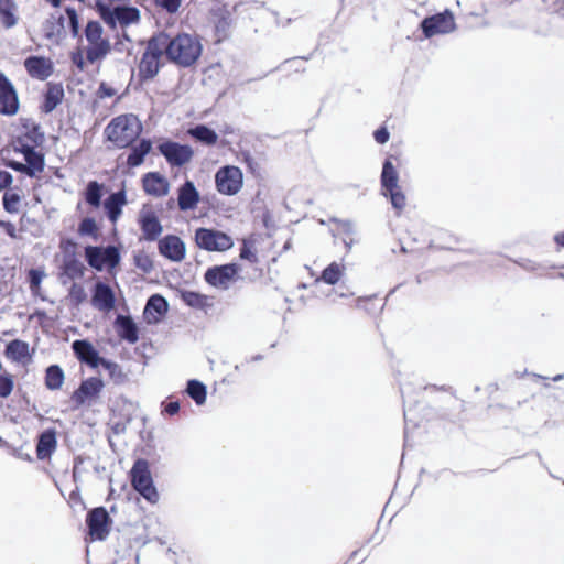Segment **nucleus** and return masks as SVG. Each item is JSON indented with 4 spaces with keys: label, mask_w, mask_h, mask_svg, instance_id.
I'll use <instances>...</instances> for the list:
<instances>
[{
    "label": "nucleus",
    "mask_w": 564,
    "mask_h": 564,
    "mask_svg": "<svg viewBox=\"0 0 564 564\" xmlns=\"http://www.w3.org/2000/svg\"><path fill=\"white\" fill-rule=\"evenodd\" d=\"M200 54L202 44L196 37L186 33L170 37L169 34L159 32L148 41L143 52V79L158 74L164 65V56L181 67H189L196 63Z\"/></svg>",
    "instance_id": "1"
},
{
    "label": "nucleus",
    "mask_w": 564,
    "mask_h": 564,
    "mask_svg": "<svg viewBox=\"0 0 564 564\" xmlns=\"http://www.w3.org/2000/svg\"><path fill=\"white\" fill-rule=\"evenodd\" d=\"M107 139L118 148L131 145L141 133V122L135 116H120L106 127Z\"/></svg>",
    "instance_id": "2"
},
{
    "label": "nucleus",
    "mask_w": 564,
    "mask_h": 564,
    "mask_svg": "<svg viewBox=\"0 0 564 564\" xmlns=\"http://www.w3.org/2000/svg\"><path fill=\"white\" fill-rule=\"evenodd\" d=\"M393 162L400 163L399 154H390L384 161L381 173V186L383 195L390 198L393 208L400 214L406 205V197L398 184L399 176Z\"/></svg>",
    "instance_id": "3"
},
{
    "label": "nucleus",
    "mask_w": 564,
    "mask_h": 564,
    "mask_svg": "<svg viewBox=\"0 0 564 564\" xmlns=\"http://www.w3.org/2000/svg\"><path fill=\"white\" fill-rule=\"evenodd\" d=\"M102 33V26L97 21H89L85 28V37L88 42L85 53L90 64L102 61L111 50L109 40L104 37Z\"/></svg>",
    "instance_id": "4"
},
{
    "label": "nucleus",
    "mask_w": 564,
    "mask_h": 564,
    "mask_svg": "<svg viewBox=\"0 0 564 564\" xmlns=\"http://www.w3.org/2000/svg\"><path fill=\"white\" fill-rule=\"evenodd\" d=\"M215 185L217 192L221 195H237L243 186L242 171L236 165L219 167L215 174Z\"/></svg>",
    "instance_id": "5"
},
{
    "label": "nucleus",
    "mask_w": 564,
    "mask_h": 564,
    "mask_svg": "<svg viewBox=\"0 0 564 564\" xmlns=\"http://www.w3.org/2000/svg\"><path fill=\"white\" fill-rule=\"evenodd\" d=\"M196 245L207 251H226L230 249L234 241L227 234L208 228H197L195 231Z\"/></svg>",
    "instance_id": "6"
},
{
    "label": "nucleus",
    "mask_w": 564,
    "mask_h": 564,
    "mask_svg": "<svg viewBox=\"0 0 564 564\" xmlns=\"http://www.w3.org/2000/svg\"><path fill=\"white\" fill-rule=\"evenodd\" d=\"M85 257L88 264L98 271L105 268L112 269L120 260L118 249L112 246L106 248L88 246L85 248Z\"/></svg>",
    "instance_id": "7"
},
{
    "label": "nucleus",
    "mask_w": 564,
    "mask_h": 564,
    "mask_svg": "<svg viewBox=\"0 0 564 564\" xmlns=\"http://www.w3.org/2000/svg\"><path fill=\"white\" fill-rule=\"evenodd\" d=\"M96 6L101 19L111 28H115L117 22L121 25H128L139 20L140 12L137 8L116 7L112 10L99 0L96 2Z\"/></svg>",
    "instance_id": "8"
},
{
    "label": "nucleus",
    "mask_w": 564,
    "mask_h": 564,
    "mask_svg": "<svg viewBox=\"0 0 564 564\" xmlns=\"http://www.w3.org/2000/svg\"><path fill=\"white\" fill-rule=\"evenodd\" d=\"M423 34L430 39L436 34H446L455 30L456 23L453 13L449 10L426 17L421 22Z\"/></svg>",
    "instance_id": "9"
},
{
    "label": "nucleus",
    "mask_w": 564,
    "mask_h": 564,
    "mask_svg": "<svg viewBox=\"0 0 564 564\" xmlns=\"http://www.w3.org/2000/svg\"><path fill=\"white\" fill-rule=\"evenodd\" d=\"M158 149L171 166H183L194 156V151L189 145L175 141L162 142Z\"/></svg>",
    "instance_id": "10"
},
{
    "label": "nucleus",
    "mask_w": 564,
    "mask_h": 564,
    "mask_svg": "<svg viewBox=\"0 0 564 564\" xmlns=\"http://www.w3.org/2000/svg\"><path fill=\"white\" fill-rule=\"evenodd\" d=\"M238 272L239 268L235 263L215 265L207 269L204 279L214 288L228 289L236 281Z\"/></svg>",
    "instance_id": "11"
},
{
    "label": "nucleus",
    "mask_w": 564,
    "mask_h": 564,
    "mask_svg": "<svg viewBox=\"0 0 564 564\" xmlns=\"http://www.w3.org/2000/svg\"><path fill=\"white\" fill-rule=\"evenodd\" d=\"M91 540L104 541L109 534L110 517L102 507L90 510L86 519Z\"/></svg>",
    "instance_id": "12"
},
{
    "label": "nucleus",
    "mask_w": 564,
    "mask_h": 564,
    "mask_svg": "<svg viewBox=\"0 0 564 564\" xmlns=\"http://www.w3.org/2000/svg\"><path fill=\"white\" fill-rule=\"evenodd\" d=\"M158 249L161 256L173 261L181 262L185 259L186 247L184 241L176 235H166L158 240Z\"/></svg>",
    "instance_id": "13"
},
{
    "label": "nucleus",
    "mask_w": 564,
    "mask_h": 564,
    "mask_svg": "<svg viewBox=\"0 0 564 564\" xmlns=\"http://www.w3.org/2000/svg\"><path fill=\"white\" fill-rule=\"evenodd\" d=\"M19 99L13 85L0 72V113L12 116L18 112Z\"/></svg>",
    "instance_id": "14"
},
{
    "label": "nucleus",
    "mask_w": 564,
    "mask_h": 564,
    "mask_svg": "<svg viewBox=\"0 0 564 564\" xmlns=\"http://www.w3.org/2000/svg\"><path fill=\"white\" fill-rule=\"evenodd\" d=\"M67 17L65 18L62 14L55 15L52 14L51 18L46 21L45 30L47 32V35L51 36L54 33H59L62 29L65 28V21L67 20L68 28L70 29V32L73 36L78 35L79 31V22H78V15L75 9L67 8L66 9Z\"/></svg>",
    "instance_id": "15"
},
{
    "label": "nucleus",
    "mask_w": 564,
    "mask_h": 564,
    "mask_svg": "<svg viewBox=\"0 0 564 564\" xmlns=\"http://www.w3.org/2000/svg\"><path fill=\"white\" fill-rule=\"evenodd\" d=\"M115 303L116 297L112 289L104 282H97L91 296V305L100 312L109 313L113 310Z\"/></svg>",
    "instance_id": "16"
},
{
    "label": "nucleus",
    "mask_w": 564,
    "mask_h": 564,
    "mask_svg": "<svg viewBox=\"0 0 564 564\" xmlns=\"http://www.w3.org/2000/svg\"><path fill=\"white\" fill-rule=\"evenodd\" d=\"M169 304L166 300L159 294L150 296L145 306L143 307V319L147 323L155 324L164 318L167 313Z\"/></svg>",
    "instance_id": "17"
},
{
    "label": "nucleus",
    "mask_w": 564,
    "mask_h": 564,
    "mask_svg": "<svg viewBox=\"0 0 564 564\" xmlns=\"http://www.w3.org/2000/svg\"><path fill=\"white\" fill-rule=\"evenodd\" d=\"M143 189L155 197H163L170 191V183L158 172L148 173L143 176Z\"/></svg>",
    "instance_id": "18"
},
{
    "label": "nucleus",
    "mask_w": 564,
    "mask_h": 564,
    "mask_svg": "<svg viewBox=\"0 0 564 564\" xmlns=\"http://www.w3.org/2000/svg\"><path fill=\"white\" fill-rule=\"evenodd\" d=\"M28 73L37 79H46L53 73V63L45 57L31 56L24 61Z\"/></svg>",
    "instance_id": "19"
},
{
    "label": "nucleus",
    "mask_w": 564,
    "mask_h": 564,
    "mask_svg": "<svg viewBox=\"0 0 564 564\" xmlns=\"http://www.w3.org/2000/svg\"><path fill=\"white\" fill-rule=\"evenodd\" d=\"M182 301L189 307L194 310H199L207 313L210 308L214 307L215 297L212 295H206L195 291H184L181 294Z\"/></svg>",
    "instance_id": "20"
},
{
    "label": "nucleus",
    "mask_w": 564,
    "mask_h": 564,
    "mask_svg": "<svg viewBox=\"0 0 564 564\" xmlns=\"http://www.w3.org/2000/svg\"><path fill=\"white\" fill-rule=\"evenodd\" d=\"M199 193L192 181H186L180 188L177 204L181 210H189L197 206Z\"/></svg>",
    "instance_id": "21"
},
{
    "label": "nucleus",
    "mask_w": 564,
    "mask_h": 564,
    "mask_svg": "<svg viewBox=\"0 0 564 564\" xmlns=\"http://www.w3.org/2000/svg\"><path fill=\"white\" fill-rule=\"evenodd\" d=\"M6 356L12 361L25 365L31 359L29 344L20 339L10 341L6 347Z\"/></svg>",
    "instance_id": "22"
},
{
    "label": "nucleus",
    "mask_w": 564,
    "mask_h": 564,
    "mask_svg": "<svg viewBox=\"0 0 564 564\" xmlns=\"http://www.w3.org/2000/svg\"><path fill=\"white\" fill-rule=\"evenodd\" d=\"M72 348L79 360L91 366L98 365V352L89 341L75 340L72 344Z\"/></svg>",
    "instance_id": "23"
},
{
    "label": "nucleus",
    "mask_w": 564,
    "mask_h": 564,
    "mask_svg": "<svg viewBox=\"0 0 564 564\" xmlns=\"http://www.w3.org/2000/svg\"><path fill=\"white\" fill-rule=\"evenodd\" d=\"M118 335L129 341L135 343L138 340V330L135 323L129 316L118 315L115 322Z\"/></svg>",
    "instance_id": "24"
},
{
    "label": "nucleus",
    "mask_w": 564,
    "mask_h": 564,
    "mask_svg": "<svg viewBox=\"0 0 564 564\" xmlns=\"http://www.w3.org/2000/svg\"><path fill=\"white\" fill-rule=\"evenodd\" d=\"M0 22L6 29L14 28L19 22L15 0H0Z\"/></svg>",
    "instance_id": "25"
},
{
    "label": "nucleus",
    "mask_w": 564,
    "mask_h": 564,
    "mask_svg": "<svg viewBox=\"0 0 564 564\" xmlns=\"http://www.w3.org/2000/svg\"><path fill=\"white\" fill-rule=\"evenodd\" d=\"M56 434L53 430H46L44 431L37 442L36 446V455L39 459H46L51 457L53 452L56 448Z\"/></svg>",
    "instance_id": "26"
},
{
    "label": "nucleus",
    "mask_w": 564,
    "mask_h": 564,
    "mask_svg": "<svg viewBox=\"0 0 564 564\" xmlns=\"http://www.w3.org/2000/svg\"><path fill=\"white\" fill-rule=\"evenodd\" d=\"M124 193L123 192H117L115 194H111L104 203V207L106 209V213L109 217V219L115 223L120 214L121 208L124 205Z\"/></svg>",
    "instance_id": "27"
},
{
    "label": "nucleus",
    "mask_w": 564,
    "mask_h": 564,
    "mask_svg": "<svg viewBox=\"0 0 564 564\" xmlns=\"http://www.w3.org/2000/svg\"><path fill=\"white\" fill-rule=\"evenodd\" d=\"M163 231L160 220L153 215L143 216V239L158 240Z\"/></svg>",
    "instance_id": "28"
},
{
    "label": "nucleus",
    "mask_w": 564,
    "mask_h": 564,
    "mask_svg": "<svg viewBox=\"0 0 564 564\" xmlns=\"http://www.w3.org/2000/svg\"><path fill=\"white\" fill-rule=\"evenodd\" d=\"M64 90L59 85H50L43 105L46 113L52 112L63 100Z\"/></svg>",
    "instance_id": "29"
},
{
    "label": "nucleus",
    "mask_w": 564,
    "mask_h": 564,
    "mask_svg": "<svg viewBox=\"0 0 564 564\" xmlns=\"http://www.w3.org/2000/svg\"><path fill=\"white\" fill-rule=\"evenodd\" d=\"M160 495L156 488L153 486L151 471L148 463L143 460V499H147L151 503L159 501Z\"/></svg>",
    "instance_id": "30"
},
{
    "label": "nucleus",
    "mask_w": 564,
    "mask_h": 564,
    "mask_svg": "<svg viewBox=\"0 0 564 564\" xmlns=\"http://www.w3.org/2000/svg\"><path fill=\"white\" fill-rule=\"evenodd\" d=\"M188 133L206 145H215L218 141L217 133L204 124H198L195 128L189 129Z\"/></svg>",
    "instance_id": "31"
},
{
    "label": "nucleus",
    "mask_w": 564,
    "mask_h": 564,
    "mask_svg": "<svg viewBox=\"0 0 564 564\" xmlns=\"http://www.w3.org/2000/svg\"><path fill=\"white\" fill-rule=\"evenodd\" d=\"M344 270L345 267L343 264L332 262L323 270L321 279L327 284L334 285L340 280Z\"/></svg>",
    "instance_id": "32"
},
{
    "label": "nucleus",
    "mask_w": 564,
    "mask_h": 564,
    "mask_svg": "<svg viewBox=\"0 0 564 564\" xmlns=\"http://www.w3.org/2000/svg\"><path fill=\"white\" fill-rule=\"evenodd\" d=\"M26 166H29L30 177H34L44 171L45 160L44 155L40 152H31L26 159Z\"/></svg>",
    "instance_id": "33"
},
{
    "label": "nucleus",
    "mask_w": 564,
    "mask_h": 564,
    "mask_svg": "<svg viewBox=\"0 0 564 564\" xmlns=\"http://www.w3.org/2000/svg\"><path fill=\"white\" fill-rule=\"evenodd\" d=\"M63 381V370L56 365L50 366L46 370V388H61Z\"/></svg>",
    "instance_id": "34"
},
{
    "label": "nucleus",
    "mask_w": 564,
    "mask_h": 564,
    "mask_svg": "<svg viewBox=\"0 0 564 564\" xmlns=\"http://www.w3.org/2000/svg\"><path fill=\"white\" fill-rule=\"evenodd\" d=\"M63 271L70 279L80 278L83 275L84 265L80 261L72 257L64 260Z\"/></svg>",
    "instance_id": "35"
},
{
    "label": "nucleus",
    "mask_w": 564,
    "mask_h": 564,
    "mask_svg": "<svg viewBox=\"0 0 564 564\" xmlns=\"http://www.w3.org/2000/svg\"><path fill=\"white\" fill-rule=\"evenodd\" d=\"M86 202L94 206L98 207L101 200V186L96 181H91L88 183L85 195Z\"/></svg>",
    "instance_id": "36"
},
{
    "label": "nucleus",
    "mask_w": 564,
    "mask_h": 564,
    "mask_svg": "<svg viewBox=\"0 0 564 564\" xmlns=\"http://www.w3.org/2000/svg\"><path fill=\"white\" fill-rule=\"evenodd\" d=\"M78 234L80 236L91 237L95 241L98 240V227L94 218H84L78 226Z\"/></svg>",
    "instance_id": "37"
},
{
    "label": "nucleus",
    "mask_w": 564,
    "mask_h": 564,
    "mask_svg": "<svg viewBox=\"0 0 564 564\" xmlns=\"http://www.w3.org/2000/svg\"><path fill=\"white\" fill-rule=\"evenodd\" d=\"M45 276L44 271L39 269H31L29 271L30 290L33 294H37L43 278Z\"/></svg>",
    "instance_id": "38"
},
{
    "label": "nucleus",
    "mask_w": 564,
    "mask_h": 564,
    "mask_svg": "<svg viewBox=\"0 0 564 564\" xmlns=\"http://www.w3.org/2000/svg\"><path fill=\"white\" fill-rule=\"evenodd\" d=\"M240 258L249 261L250 263H258L257 252L253 248V243L248 240H243L242 247L240 248Z\"/></svg>",
    "instance_id": "39"
},
{
    "label": "nucleus",
    "mask_w": 564,
    "mask_h": 564,
    "mask_svg": "<svg viewBox=\"0 0 564 564\" xmlns=\"http://www.w3.org/2000/svg\"><path fill=\"white\" fill-rule=\"evenodd\" d=\"M20 196L15 193H6L3 195V208L8 213H17L19 210Z\"/></svg>",
    "instance_id": "40"
},
{
    "label": "nucleus",
    "mask_w": 564,
    "mask_h": 564,
    "mask_svg": "<svg viewBox=\"0 0 564 564\" xmlns=\"http://www.w3.org/2000/svg\"><path fill=\"white\" fill-rule=\"evenodd\" d=\"M242 162L246 164L248 171L251 174L257 176L261 174V166L259 162H257V160L249 152L242 153Z\"/></svg>",
    "instance_id": "41"
},
{
    "label": "nucleus",
    "mask_w": 564,
    "mask_h": 564,
    "mask_svg": "<svg viewBox=\"0 0 564 564\" xmlns=\"http://www.w3.org/2000/svg\"><path fill=\"white\" fill-rule=\"evenodd\" d=\"M132 486L137 492L141 494V458L135 459L131 470Z\"/></svg>",
    "instance_id": "42"
},
{
    "label": "nucleus",
    "mask_w": 564,
    "mask_h": 564,
    "mask_svg": "<svg viewBox=\"0 0 564 564\" xmlns=\"http://www.w3.org/2000/svg\"><path fill=\"white\" fill-rule=\"evenodd\" d=\"M180 410V403L172 397L162 402V413L169 416L175 415Z\"/></svg>",
    "instance_id": "43"
},
{
    "label": "nucleus",
    "mask_w": 564,
    "mask_h": 564,
    "mask_svg": "<svg viewBox=\"0 0 564 564\" xmlns=\"http://www.w3.org/2000/svg\"><path fill=\"white\" fill-rule=\"evenodd\" d=\"M69 297L76 304L82 303L86 299L84 288L79 284L74 283L69 290Z\"/></svg>",
    "instance_id": "44"
},
{
    "label": "nucleus",
    "mask_w": 564,
    "mask_h": 564,
    "mask_svg": "<svg viewBox=\"0 0 564 564\" xmlns=\"http://www.w3.org/2000/svg\"><path fill=\"white\" fill-rule=\"evenodd\" d=\"M127 163L130 167H137L141 164V144L133 147L128 155Z\"/></svg>",
    "instance_id": "45"
},
{
    "label": "nucleus",
    "mask_w": 564,
    "mask_h": 564,
    "mask_svg": "<svg viewBox=\"0 0 564 564\" xmlns=\"http://www.w3.org/2000/svg\"><path fill=\"white\" fill-rule=\"evenodd\" d=\"M72 62L77 67L78 70L83 72L88 63L87 58H84V51L77 50L72 53Z\"/></svg>",
    "instance_id": "46"
},
{
    "label": "nucleus",
    "mask_w": 564,
    "mask_h": 564,
    "mask_svg": "<svg viewBox=\"0 0 564 564\" xmlns=\"http://www.w3.org/2000/svg\"><path fill=\"white\" fill-rule=\"evenodd\" d=\"M155 3L170 13H174L181 6V0H155Z\"/></svg>",
    "instance_id": "47"
},
{
    "label": "nucleus",
    "mask_w": 564,
    "mask_h": 564,
    "mask_svg": "<svg viewBox=\"0 0 564 564\" xmlns=\"http://www.w3.org/2000/svg\"><path fill=\"white\" fill-rule=\"evenodd\" d=\"M99 390H75L72 395V399L77 404L84 403L85 399L89 395L96 394Z\"/></svg>",
    "instance_id": "48"
},
{
    "label": "nucleus",
    "mask_w": 564,
    "mask_h": 564,
    "mask_svg": "<svg viewBox=\"0 0 564 564\" xmlns=\"http://www.w3.org/2000/svg\"><path fill=\"white\" fill-rule=\"evenodd\" d=\"M373 138L379 144H384L390 138L387 127H380L373 132Z\"/></svg>",
    "instance_id": "49"
},
{
    "label": "nucleus",
    "mask_w": 564,
    "mask_h": 564,
    "mask_svg": "<svg viewBox=\"0 0 564 564\" xmlns=\"http://www.w3.org/2000/svg\"><path fill=\"white\" fill-rule=\"evenodd\" d=\"M189 397L198 404H203L206 400L207 390H186Z\"/></svg>",
    "instance_id": "50"
},
{
    "label": "nucleus",
    "mask_w": 564,
    "mask_h": 564,
    "mask_svg": "<svg viewBox=\"0 0 564 564\" xmlns=\"http://www.w3.org/2000/svg\"><path fill=\"white\" fill-rule=\"evenodd\" d=\"M116 89L107 85L106 83H101L98 89V96L100 98H110L116 95Z\"/></svg>",
    "instance_id": "51"
},
{
    "label": "nucleus",
    "mask_w": 564,
    "mask_h": 564,
    "mask_svg": "<svg viewBox=\"0 0 564 564\" xmlns=\"http://www.w3.org/2000/svg\"><path fill=\"white\" fill-rule=\"evenodd\" d=\"M13 182L12 175L7 171H0V192L9 187Z\"/></svg>",
    "instance_id": "52"
},
{
    "label": "nucleus",
    "mask_w": 564,
    "mask_h": 564,
    "mask_svg": "<svg viewBox=\"0 0 564 564\" xmlns=\"http://www.w3.org/2000/svg\"><path fill=\"white\" fill-rule=\"evenodd\" d=\"M6 165L14 171L24 173L30 176L29 166H26V164L17 161H9Z\"/></svg>",
    "instance_id": "53"
},
{
    "label": "nucleus",
    "mask_w": 564,
    "mask_h": 564,
    "mask_svg": "<svg viewBox=\"0 0 564 564\" xmlns=\"http://www.w3.org/2000/svg\"><path fill=\"white\" fill-rule=\"evenodd\" d=\"M0 388H13V379L11 376H0Z\"/></svg>",
    "instance_id": "54"
},
{
    "label": "nucleus",
    "mask_w": 564,
    "mask_h": 564,
    "mask_svg": "<svg viewBox=\"0 0 564 564\" xmlns=\"http://www.w3.org/2000/svg\"><path fill=\"white\" fill-rule=\"evenodd\" d=\"M554 241H555V243H556L558 247L564 248V231H562V232H557V234L554 236Z\"/></svg>",
    "instance_id": "55"
},
{
    "label": "nucleus",
    "mask_w": 564,
    "mask_h": 564,
    "mask_svg": "<svg viewBox=\"0 0 564 564\" xmlns=\"http://www.w3.org/2000/svg\"><path fill=\"white\" fill-rule=\"evenodd\" d=\"M186 388H206V387L198 380L192 379V380L187 381Z\"/></svg>",
    "instance_id": "56"
},
{
    "label": "nucleus",
    "mask_w": 564,
    "mask_h": 564,
    "mask_svg": "<svg viewBox=\"0 0 564 564\" xmlns=\"http://www.w3.org/2000/svg\"><path fill=\"white\" fill-rule=\"evenodd\" d=\"M31 152H36L33 147L22 145L21 153L24 155V159H26Z\"/></svg>",
    "instance_id": "57"
},
{
    "label": "nucleus",
    "mask_w": 564,
    "mask_h": 564,
    "mask_svg": "<svg viewBox=\"0 0 564 564\" xmlns=\"http://www.w3.org/2000/svg\"><path fill=\"white\" fill-rule=\"evenodd\" d=\"M12 390H0V409L3 405V401L9 397Z\"/></svg>",
    "instance_id": "58"
},
{
    "label": "nucleus",
    "mask_w": 564,
    "mask_h": 564,
    "mask_svg": "<svg viewBox=\"0 0 564 564\" xmlns=\"http://www.w3.org/2000/svg\"><path fill=\"white\" fill-rule=\"evenodd\" d=\"M151 150V142L143 139V156Z\"/></svg>",
    "instance_id": "59"
},
{
    "label": "nucleus",
    "mask_w": 564,
    "mask_h": 564,
    "mask_svg": "<svg viewBox=\"0 0 564 564\" xmlns=\"http://www.w3.org/2000/svg\"><path fill=\"white\" fill-rule=\"evenodd\" d=\"M557 276L564 280V264L560 267V271L557 273Z\"/></svg>",
    "instance_id": "60"
},
{
    "label": "nucleus",
    "mask_w": 564,
    "mask_h": 564,
    "mask_svg": "<svg viewBox=\"0 0 564 564\" xmlns=\"http://www.w3.org/2000/svg\"><path fill=\"white\" fill-rule=\"evenodd\" d=\"M134 260H135V264H137V267H140V265H141V257L135 256V257H134Z\"/></svg>",
    "instance_id": "61"
},
{
    "label": "nucleus",
    "mask_w": 564,
    "mask_h": 564,
    "mask_svg": "<svg viewBox=\"0 0 564 564\" xmlns=\"http://www.w3.org/2000/svg\"><path fill=\"white\" fill-rule=\"evenodd\" d=\"M50 1H51L52 6H54V7H58L61 3V0H50Z\"/></svg>",
    "instance_id": "62"
},
{
    "label": "nucleus",
    "mask_w": 564,
    "mask_h": 564,
    "mask_svg": "<svg viewBox=\"0 0 564 564\" xmlns=\"http://www.w3.org/2000/svg\"><path fill=\"white\" fill-rule=\"evenodd\" d=\"M137 76H141V63L138 66V74H137Z\"/></svg>",
    "instance_id": "63"
},
{
    "label": "nucleus",
    "mask_w": 564,
    "mask_h": 564,
    "mask_svg": "<svg viewBox=\"0 0 564 564\" xmlns=\"http://www.w3.org/2000/svg\"><path fill=\"white\" fill-rule=\"evenodd\" d=\"M79 388H82V389L88 388L87 382H83Z\"/></svg>",
    "instance_id": "64"
}]
</instances>
